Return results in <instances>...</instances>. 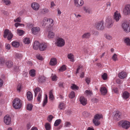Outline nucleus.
<instances>
[{"instance_id": "60", "label": "nucleus", "mask_w": 130, "mask_h": 130, "mask_svg": "<svg viewBox=\"0 0 130 130\" xmlns=\"http://www.w3.org/2000/svg\"><path fill=\"white\" fill-rule=\"evenodd\" d=\"M57 76L56 75H54L53 76L52 78V79L53 81H56L57 79H56Z\"/></svg>"}, {"instance_id": "2", "label": "nucleus", "mask_w": 130, "mask_h": 130, "mask_svg": "<svg viewBox=\"0 0 130 130\" xmlns=\"http://www.w3.org/2000/svg\"><path fill=\"white\" fill-rule=\"evenodd\" d=\"M121 116V113L118 111H115L113 113V119L116 121L120 120Z\"/></svg>"}, {"instance_id": "20", "label": "nucleus", "mask_w": 130, "mask_h": 130, "mask_svg": "<svg viewBox=\"0 0 130 130\" xmlns=\"http://www.w3.org/2000/svg\"><path fill=\"white\" fill-rule=\"evenodd\" d=\"M31 30L33 34L36 35L37 34L40 30L39 27H35L32 28Z\"/></svg>"}, {"instance_id": "42", "label": "nucleus", "mask_w": 130, "mask_h": 130, "mask_svg": "<svg viewBox=\"0 0 130 130\" xmlns=\"http://www.w3.org/2000/svg\"><path fill=\"white\" fill-rule=\"evenodd\" d=\"M47 21V24H49L50 25V24L51 25L52 24H54L53 23L54 22L53 20L52 19H48Z\"/></svg>"}, {"instance_id": "44", "label": "nucleus", "mask_w": 130, "mask_h": 130, "mask_svg": "<svg viewBox=\"0 0 130 130\" xmlns=\"http://www.w3.org/2000/svg\"><path fill=\"white\" fill-rule=\"evenodd\" d=\"M69 97L71 99H72L74 98L75 96V94L74 92L73 91L71 92V93L69 95Z\"/></svg>"}, {"instance_id": "47", "label": "nucleus", "mask_w": 130, "mask_h": 130, "mask_svg": "<svg viewBox=\"0 0 130 130\" xmlns=\"http://www.w3.org/2000/svg\"><path fill=\"white\" fill-rule=\"evenodd\" d=\"M66 70V68L65 65H63L59 69V70L61 71H65Z\"/></svg>"}, {"instance_id": "58", "label": "nucleus", "mask_w": 130, "mask_h": 130, "mask_svg": "<svg viewBox=\"0 0 130 130\" xmlns=\"http://www.w3.org/2000/svg\"><path fill=\"white\" fill-rule=\"evenodd\" d=\"M47 21L46 20H44L43 22H42V26H46Z\"/></svg>"}, {"instance_id": "34", "label": "nucleus", "mask_w": 130, "mask_h": 130, "mask_svg": "<svg viewBox=\"0 0 130 130\" xmlns=\"http://www.w3.org/2000/svg\"><path fill=\"white\" fill-rule=\"evenodd\" d=\"M41 90V89L39 87H37L34 90L35 92V96L36 97L37 96V95L38 93Z\"/></svg>"}, {"instance_id": "52", "label": "nucleus", "mask_w": 130, "mask_h": 130, "mask_svg": "<svg viewBox=\"0 0 130 130\" xmlns=\"http://www.w3.org/2000/svg\"><path fill=\"white\" fill-rule=\"evenodd\" d=\"M36 57L37 59L39 60H42L43 59L42 57L40 55H37L36 56Z\"/></svg>"}, {"instance_id": "46", "label": "nucleus", "mask_w": 130, "mask_h": 130, "mask_svg": "<svg viewBox=\"0 0 130 130\" xmlns=\"http://www.w3.org/2000/svg\"><path fill=\"white\" fill-rule=\"evenodd\" d=\"M117 55L116 54H114L112 56V57L111 58L113 59V60L115 61L118 60Z\"/></svg>"}, {"instance_id": "23", "label": "nucleus", "mask_w": 130, "mask_h": 130, "mask_svg": "<svg viewBox=\"0 0 130 130\" xmlns=\"http://www.w3.org/2000/svg\"><path fill=\"white\" fill-rule=\"evenodd\" d=\"M120 17V15L119 14L117 13L116 12L113 15V18L116 22H118L119 20Z\"/></svg>"}, {"instance_id": "19", "label": "nucleus", "mask_w": 130, "mask_h": 130, "mask_svg": "<svg viewBox=\"0 0 130 130\" xmlns=\"http://www.w3.org/2000/svg\"><path fill=\"white\" fill-rule=\"evenodd\" d=\"M126 74L124 72L122 71L119 73L118 76L119 77L120 79H123L126 76Z\"/></svg>"}, {"instance_id": "35", "label": "nucleus", "mask_w": 130, "mask_h": 130, "mask_svg": "<svg viewBox=\"0 0 130 130\" xmlns=\"http://www.w3.org/2000/svg\"><path fill=\"white\" fill-rule=\"evenodd\" d=\"M17 33L20 36H21L24 34L25 31L21 29H18L17 30Z\"/></svg>"}, {"instance_id": "13", "label": "nucleus", "mask_w": 130, "mask_h": 130, "mask_svg": "<svg viewBox=\"0 0 130 130\" xmlns=\"http://www.w3.org/2000/svg\"><path fill=\"white\" fill-rule=\"evenodd\" d=\"M46 80V77L43 76H40L38 78V82L42 84L44 83Z\"/></svg>"}, {"instance_id": "56", "label": "nucleus", "mask_w": 130, "mask_h": 130, "mask_svg": "<svg viewBox=\"0 0 130 130\" xmlns=\"http://www.w3.org/2000/svg\"><path fill=\"white\" fill-rule=\"evenodd\" d=\"M21 85L20 84H19L17 87V89L19 92L21 91Z\"/></svg>"}, {"instance_id": "63", "label": "nucleus", "mask_w": 130, "mask_h": 130, "mask_svg": "<svg viewBox=\"0 0 130 130\" xmlns=\"http://www.w3.org/2000/svg\"><path fill=\"white\" fill-rule=\"evenodd\" d=\"M114 92L117 93L118 94V89L117 88H114L113 89Z\"/></svg>"}, {"instance_id": "17", "label": "nucleus", "mask_w": 130, "mask_h": 130, "mask_svg": "<svg viewBox=\"0 0 130 130\" xmlns=\"http://www.w3.org/2000/svg\"><path fill=\"white\" fill-rule=\"evenodd\" d=\"M91 36V34L89 32L85 33L83 35L82 38L83 39H89Z\"/></svg>"}, {"instance_id": "12", "label": "nucleus", "mask_w": 130, "mask_h": 130, "mask_svg": "<svg viewBox=\"0 0 130 130\" xmlns=\"http://www.w3.org/2000/svg\"><path fill=\"white\" fill-rule=\"evenodd\" d=\"M31 7L34 10H38L39 9L40 5L38 3L34 2L31 4Z\"/></svg>"}, {"instance_id": "21", "label": "nucleus", "mask_w": 130, "mask_h": 130, "mask_svg": "<svg viewBox=\"0 0 130 130\" xmlns=\"http://www.w3.org/2000/svg\"><path fill=\"white\" fill-rule=\"evenodd\" d=\"M100 91L101 94L103 95H105L107 92V90L105 87H101L100 89Z\"/></svg>"}, {"instance_id": "24", "label": "nucleus", "mask_w": 130, "mask_h": 130, "mask_svg": "<svg viewBox=\"0 0 130 130\" xmlns=\"http://www.w3.org/2000/svg\"><path fill=\"white\" fill-rule=\"evenodd\" d=\"M11 118L9 115H6L4 118V122H10Z\"/></svg>"}, {"instance_id": "30", "label": "nucleus", "mask_w": 130, "mask_h": 130, "mask_svg": "<svg viewBox=\"0 0 130 130\" xmlns=\"http://www.w3.org/2000/svg\"><path fill=\"white\" fill-rule=\"evenodd\" d=\"M33 106L30 104H28L27 105L26 109L29 111H31L32 109Z\"/></svg>"}, {"instance_id": "51", "label": "nucleus", "mask_w": 130, "mask_h": 130, "mask_svg": "<svg viewBox=\"0 0 130 130\" xmlns=\"http://www.w3.org/2000/svg\"><path fill=\"white\" fill-rule=\"evenodd\" d=\"M3 2L7 5H9L10 3V1L9 0H4Z\"/></svg>"}, {"instance_id": "50", "label": "nucleus", "mask_w": 130, "mask_h": 130, "mask_svg": "<svg viewBox=\"0 0 130 130\" xmlns=\"http://www.w3.org/2000/svg\"><path fill=\"white\" fill-rule=\"evenodd\" d=\"M53 118V117L52 115H50L48 116L47 119L48 121L50 122L52 120V119Z\"/></svg>"}, {"instance_id": "55", "label": "nucleus", "mask_w": 130, "mask_h": 130, "mask_svg": "<svg viewBox=\"0 0 130 130\" xmlns=\"http://www.w3.org/2000/svg\"><path fill=\"white\" fill-rule=\"evenodd\" d=\"M84 10L85 11V12L86 13H90V10L89 9H88L86 8V7H83Z\"/></svg>"}, {"instance_id": "43", "label": "nucleus", "mask_w": 130, "mask_h": 130, "mask_svg": "<svg viewBox=\"0 0 130 130\" xmlns=\"http://www.w3.org/2000/svg\"><path fill=\"white\" fill-rule=\"evenodd\" d=\"M102 77L104 80H106L107 79V74L106 73H105L102 75Z\"/></svg>"}, {"instance_id": "37", "label": "nucleus", "mask_w": 130, "mask_h": 130, "mask_svg": "<svg viewBox=\"0 0 130 130\" xmlns=\"http://www.w3.org/2000/svg\"><path fill=\"white\" fill-rule=\"evenodd\" d=\"M124 41L127 45H130V39L129 38H125L124 39Z\"/></svg>"}, {"instance_id": "25", "label": "nucleus", "mask_w": 130, "mask_h": 130, "mask_svg": "<svg viewBox=\"0 0 130 130\" xmlns=\"http://www.w3.org/2000/svg\"><path fill=\"white\" fill-rule=\"evenodd\" d=\"M20 44L19 42L15 41H14L12 43V45L15 47H18L19 46Z\"/></svg>"}, {"instance_id": "4", "label": "nucleus", "mask_w": 130, "mask_h": 130, "mask_svg": "<svg viewBox=\"0 0 130 130\" xmlns=\"http://www.w3.org/2000/svg\"><path fill=\"white\" fill-rule=\"evenodd\" d=\"M95 27L98 30H103L104 28L103 21L102 20L96 22L95 23Z\"/></svg>"}, {"instance_id": "61", "label": "nucleus", "mask_w": 130, "mask_h": 130, "mask_svg": "<svg viewBox=\"0 0 130 130\" xmlns=\"http://www.w3.org/2000/svg\"><path fill=\"white\" fill-rule=\"evenodd\" d=\"M71 125L70 122H65L64 123V126L65 127H69Z\"/></svg>"}, {"instance_id": "16", "label": "nucleus", "mask_w": 130, "mask_h": 130, "mask_svg": "<svg viewBox=\"0 0 130 130\" xmlns=\"http://www.w3.org/2000/svg\"><path fill=\"white\" fill-rule=\"evenodd\" d=\"M57 63V61L56 58H52L51 59L49 64L50 65L54 66Z\"/></svg>"}, {"instance_id": "28", "label": "nucleus", "mask_w": 130, "mask_h": 130, "mask_svg": "<svg viewBox=\"0 0 130 130\" xmlns=\"http://www.w3.org/2000/svg\"><path fill=\"white\" fill-rule=\"evenodd\" d=\"M55 34L52 31L48 32V37L49 38H52L54 37Z\"/></svg>"}, {"instance_id": "38", "label": "nucleus", "mask_w": 130, "mask_h": 130, "mask_svg": "<svg viewBox=\"0 0 130 130\" xmlns=\"http://www.w3.org/2000/svg\"><path fill=\"white\" fill-rule=\"evenodd\" d=\"M48 11L49 10L48 9L45 8L41 9L40 12L42 14H45L48 13Z\"/></svg>"}, {"instance_id": "48", "label": "nucleus", "mask_w": 130, "mask_h": 130, "mask_svg": "<svg viewBox=\"0 0 130 130\" xmlns=\"http://www.w3.org/2000/svg\"><path fill=\"white\" fill-rule=\"evenodd\" d=\"M85 93L88 95H89L90 96L92 94V92L90 90H86L85 92Z\"/></svg>"}, {"instance_id": "31", "label": "nucleus", "mask_w": 130, "mask_h": 130, "mask_svg": "<svg viewBox=\"0 0 130 130\" xmlns=\"http://www.w3.org/2000/svg\"><path fill=\"white\" fill-rule=\"evenodd\" d=\"M35 72L36 71L34 69L30 70L29 72L30 76L32 77H34L36 75Z\"/></svg>"}, {"instance_id": "45", "label": "nucleus", "mask_w": 130, "mask_h": 130, "mask_svg": "<svg viewBox=\"0 0 130 130\" xmlns=\"http://www.w3.org/2000/svg\"><path fill=\"white\" fill-rule=\"evenodd\" d=\"M64 104L62 103H60L58 106V107L60 110L63 109L64 108Z\"/></svg>"}, {"instance_id": "7", "label": "nucleus", "mask_w": 130, "mask_h": 130, "mask_svg": "<svg viewBox=\"0 0 130 130\" xmlns=\"http://www.w3.org/2000/svg\"><path fill=\"white\" fill-rule=\"evenodd\" d=\"M56 45L58 46L61 47L63 46L65 44L64 40L61 38H58L57 39V41L56 42Z\"/></svg>"}, {"instance_id": "1", "label": "nucleus", "mask_w": 130, "mask_h": 130, "mask_svg": "<svg viewBox=\"0 0 130 130\" xmlns=\"http://www.w3.org/2000/svg\"><path fill=\"white\" fill-rule=\"evenodd\" d=\"M12 105L14 108L16 109H19L22 106V102L18 98H16L12 101Z\"/></svg>"}, {"instance_id": "32", "label": "nucleus", "mask_w": 130, "mask_h": 130, "mask_svg": "<svg viewBox=\"0 0 130 130\" xmlns=\"http://www.w3.org/2000/svg\"><path fill=\"white\" fill-rule=\"evenodd\" d=\"M49 99L51 100H53L54 99V96L52 93V90H51L49 93Z\"/></svg>"}, {"instance_id": "64", "label": "nucleus", "mask_w": 130, "mask_h": 130, "mask_svg": "<svg viewBox=\"0 0 130 130\" xmlns=\"http://www.w3.org/2000/svg\"><path fill=\"white\" fill-rule=\"evenodd\" d=\"M31 125L30 123H28V124H27L26 126V127L27 129H29L31 127Z\"/></svg>"}, {"instance_id": "57", "label": "nucleus", "mask_w": 130, "mask_h": 130, "mask_svg": "<svg viewBox=\"0 0 130 130\" xmlns=\"http://www.w3.org/2000/svg\"><path fill=\"white\" fill-rule=\"evenodd\" d=\"M5 48L6 49L8 50L10 49V46L9 44H6L5 45Z\"/></svg>"}, {"instance_id": "9", "label": "nucleus", "mask_w": 130, "mask_h": 130, "mask_svg": "<svg viewBox=\"0 0 130 130\" xmlns=\"http://www.w3.org/2000/svg\"><path fill=\"white\" fill-rule=\"evenodd\" d=\"M103 118V116L102 114H96L93 119L92 122H98L99 120Z\"/></svg>"}, {"instance_id": "10", "label": "nucleus", "mask_w": 130, "mask_h": 130, "mask_svg": "<svg viewBox=\"0 0 130 130\" xmlns=\"http://www.w3.org/2000/svg\"><path fill=\"white\" fill-rule=\"evenodd\" d=\"M123 13L125 15H128L130 14V5H126L123 10Z\"/></svg>"}, {"instance_id": "29", "label": "nucleus", "mask_w": 130, "mask_h": 130, "mask_svg": "<svg viewBox=\"0 0 130 130\" xmlns=\"http://www.w3.org/2000/svg\"><path fill=\"white\" fill-rule=\"evenodd\" d=\"M6 64L7 67L10 68L13 66V62L11 61H9L6 62Z\"/></svg>"}, {"instance_id": "22", "label": "nucleus", "mask_w": 130, "mask_h": 130, "mask_svg": "<svg viewBox=\"0 0 130 130\" xmlns=\"http://www.w3.org/2000/svg\"><path fill=\"white\" fill-rule=\"evenodd\" d=\"M27 96L28 100L29 101H31L33 98L32 95L31 93L29 91H28L27 94Z\"/></svg>"}, {"instance_id": "27", "label": "nucleus", "mask_w": 130, "mask_h": 130, "mask_svg": "<svg viewBox=\"0 0 130 130\" xmlns=\"http://www.w3.org/2000/svg\"><path fill=\"white\" fill-rule=\"evenodd\" d=\"M67 57L68 59H70V61L72 62L74 61V55L70 53L68 55Z\"/></svg>"}, {"instance_id": "5", "label": "nucleus", "mask_w": 130, "mask_h": 130, "mask_svg": "<svg viewBox=\"0 0 130 130\" xmlns=\"http://www.w3.org/2000/svg\"><path fill=\"white\" fill-rule=\"evenodd\" d=\"M122 27L124 30L126 32H128L130 31V27L128 22H123L122 25Z\"/></svg>"}, {"instance_id": "15", "label": "nucleus", "mask_w": 130, "mask_h": 130, "mask_svg": "<svg viewBox=\"0 0 130 130\" xmlns=\"http://www.w3.org/2000/svg\"><path fill=\"white\" fill-rule=\"evenodd\" d=\"M47 47V45L45 43H41L40 44L39 50L40 51H43L45 50Z\"/></svg>"}, {"instance_id": "59", "label": "nucleus", "mask_w": 130, "mask_h": 130, "mask_svg": "<svg viewBox=\"0 0 130 130\" xmlns=\"http://www.w3.org/2000/svg\"><path fill=\"white\" fill-rule=\"evenodd\" d=\"M41 92H40L39 93L38 96L37 98V100H38V101L40 102V99L41 97Z\"/></svg>"}, {"instance_id": "18", "label": "nucleus", "mask_w": 130, "mask_h": 130, "mask_svg": "<svg viewBox=\"0 0 130 130\" xmlns=\"http://www.w3.org/2000/svg\"><path fill=\"white\" fill-rule=\"evenodd\" d=\"M40 44L38 41H35L34 42L33 45V48L35 50H37L39 48Z\"/></svg>"}, {"instance_id": "49", "label": "nucleus", "mask_w": 130, "mask_h": 130, "mask_svg": "<svg viewBox=\"0 0 130 130\" xmlns=\"http://www.w3.org/2000/svg\"><path fill=\"white\" fill-rule=\"evenodd\" d=\"M104 36L107 39L109 40H111L112 39V37L111 36H110L109 35H107V34H105L104 35Z\"/></svg>"}, {"instance_id": "40", "label": "nucleus", "mask_w": 130, "mask_h": 130, "mask_svg": "<svg viewBox=\"0 0 130 130\" xmlns=\"http://www.w3.org/2000/svg\"><path fill=\"white\" fill-rule=\"evenodd\" d=\"M72 86H71V88L73 90H78L79 89V87L76 85L72 84Z\"/></svg>"}, {"instance_id": "14", "label": "nucleus", "mask_w": 130, "mask_h": 130, "mask_svg": "<svg viewBox=\"0 0 130 130\" xmlns=\"http://www.w3.org/2000/svg\"><path fill=\"white\" fill-rule=\"evenodd\" d=\"M79 101L83 105H85L87 104V100L83 96H82L80 97Z\"/></svg>"}, {"instance_id": "33", "label": "nucleus", "mask_w": 130, "mask_h": 130, "mask_svg": "<svg viewBox=\"0 0 130 130\" xmlns=\"http://www.w3.org/2000/svg\"><path fill=\"white\" fill-rule=\"evenodd\" d=\"M83 116L85 118H87L89 117L90 115V114L89 112L84 111L82 113Z\"/></svg>"}, {"instance_id": "8", "label": "nucleus", "mask_w": 130, "mask_h": 130, "mask_svg": "<svg viewBox=\"0 0 130 130\" xmlns=\"http://www.w3.org/2000/svg\"><path fill=\"white\" fill-rule=\"evenodd\" d=\"M119 126L125 129H127L130 127V122H118Z\"/></svg>"}, {"instance_id": "54", "label": "nucleus", "mask_w": 130, "mask_h": 130, "mask_svg": "<svg viewBox=\"0 0 130 130\" xmlns=\"http://www.w3.org/2000/svg\"><path fill=\"white\" fill-rule=\"evenodd\" d=\"M15 56L16 58H20L22 57V54H20L16 53L15 54Z\"/></svg>"}, {"instance_id": "53", "label": "nucleus", "mask_w": 130, "mask_h": 130, "mask_svg": "<svg viewBox=\"0 0 130 130\" xmlns=\"http://www.w3.org/2000/svg\"><path fill=\"white\" fill-rule=\"evenodd\" d=\"M14 25L16 27H17L18 26H21L23 25V27L24 26V24H21L18 22L15 23Z\"/></svg>"}, {"instance_id": "39", "label": "nucleus", "mask_w": 130, "mask_h": 130, "mask_svg": "<svg viewBox=\"0 0 130 130\" xmlns=\"http://www.w3.org/2000/svg\"><path fill=\"white\" fill-rule=\"evenodd\" d=\"M45 127L46 130H50L51 128L50 124L48 123H46Z\"/></svg>"}, {"instance_id": "6", "label": "nucleus", "mask_w": 130, "mask_h": 130, "mask_svg": "<svg viewBox=\"0 0 130 130\" xmlns=\"http://www.w3.org/2000/svg\"><path fill=\"white\" fill-rule=\"evenodd\" d=\"M113 22L111 17H108L106 20V27L110 28L112 27L113 25Z\"/></svg>"}, {"instance_id": "11", "label": "nucleus", "mask_w": 130, "mask_h": 130, "mask_svg": "<svg viewBox=\"0 0 130 130\" xmlns=\"http://www.w3.org/2000/svg\"><path fill=\"white\" fill-rule=\"evenodd\" d=\"M75 6L78 7H80L83 5L84 2L82 0H74Z\"/></svg>"}, {"instance_id": "41", "label": "nucleus", "mask_w": 130, "mask_h": 130, "mask_svg": "<svg viewBox=\"0 0 130 130\" xmlns=\"http://www.w3.org/2000/svg\"><path fill=\"white\" fill-rule=\"evenodd\" d=\"M25 44H28L30 43V41L29 38H25L23 40Z\"/></svg>"}, {"instance_id": "26", "label": "nucleus", "mask_w": 130, "mask_h": 130, "mask_svg": "<svg viewBox=\"0 0 130 130\" xmlns=\"http://www.w3.org/2000/svg\"><path fill=\"white\" fill-rule=\"evenodd\" d=\"M129 93L127 91H125L123 93L122 95L123 97L125 99H127L129 97Z\"/></svg>"}, {"instance_id": "36", "label": "nucleus", "mask_w": 130, "mask_h": 130, "mask_svg": "<svg viewBox=\"0 0 130 130\" xmlns=\"http://www.w3.org/2000/svg\"><path fill=\"white\" fill-rule=\"evenodd\" d=\"M47 96L46 94L45 95V98L44 99L42 106L44 107L45 105L46 104L47 102Z\"/></svg>"}, {"instance_id": "62", "label": "nucleus", "mask_w": 130, "mask_h": 130, "mask_svg": "<svg viewBox=\"0 0 130 130\" xmlns=\"http://www.w3.org/2000/svg\"><path fill=\"white\" fill-rule=\"evenodd\" d=\"M21 18L20 17H19L17 18L15 20H14V21L15 22H20L21 21L20 20Z\"/></svg>"}, {"instance_id": "3", "label": "nucleus", "mask_w": 130, "mask_h": 130, "mask_svg": "<svg viewBox=\"0 0 130 130\" xmlns=\"http://www.w3.org/2000/svg\"><path fill=\"white\" fill-rule=\"evenodd\" d=\"M7 39L8 40H10L12 38L13 35L10 31H9V30L8 29H5L4 31V37L5 38L7 37Z\"/></svg>"}]
</instances>
